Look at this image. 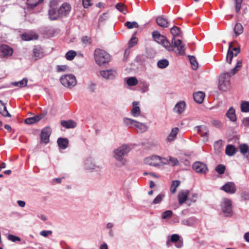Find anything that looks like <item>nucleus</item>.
Instances as JSON below:
<instances>
[{
  "instance_id": "f257e3e1",
  "label": "nucleus",
  "mask_w": 249,
  "mask_h": 249,
  "mask_svg": "<svg viewBox=\"0 0 249 249\" xmlns=\"http://www.w3.org/2000/svg\"><path fill=\"white\" fill-rule=\"evenodd\" d=\"M94 58L96 63L101 66L110 61V56L105 51L97 49L94 51Z\"/></svg>"
},
{
  "instance_id": "f03ea898",
  "label": "nucleus",
  "mask_w": 249,
  "mask_h": 249,
  "mask_svg": "<svg viewBox=\"0 0 249 249\" xmlns=\"http://www.w3.org/2000/svg\"><path fill=\"white\" fill-rule=\"evenodd\" d=\"M231 74L229 72L221 74L219 76L218 89H219L226 91L230 89V77Z\"/></svg>"
},
{
  "instance_id": "7ed1b4c3",
  "label": "nucleus",
  "mask_w": 249,
  "mask_h": 249,
  "mask_svg": "<svg viewBox=\"0 0 249 249\" xmlns=\"http://www.w3.org/2000/svg\"><path fill=\"white\" fill-rule=\"evenodd\" d=\"M61 84L65 87L71 89L77 83L76 78L72 74H65L60 78Z\"/></svg>"
},
{
  "instance_id": "20e7f679",
  "label": "nucleus",
  "mask_w": 249,
  "mask_h": 249,
  "mask_svg": "<svg viewBox=\"0 0 249 249\" xmlns=\"http://www.w3.org/2000/svg\"><path fill=\"white\" fill-rule=\"evenodd\" d=\"M144 162L145 164L155 167L160 166L161 164H166V162L163 160V158L155 155L145 158Z\"/></svg>"
},
{
  "instance_id": "39448f33",
  "label": "nucleus",
  "mask_w": 249,
  "mask_h": 249,
  "mask_svg": "<svg viewBox=\"0 0 249 249\" xmlns=\"http://www.w3.org/2000/svg\"><path fill=\"white\" fill-rule=\"evenodd\" d=\"M125 124L131 127H136L137 130L141 133L145 132L147 129V127L145 124L129 118H125Z\"/></svg>"
},
{
  "instance_id": "423d86ee",
  "label": "nucleus",
  "mask_w": 249,
  "mask_h": 249,
  "mask_svg": "<svg viewBox=\"0 0 249 249\" xmlns=\"http://www.w3.org/2000/svg\"><path fill=\"white\" fill-rule=\"evenodd\" d=\"M172 43L173 45L172 46H173V49L174 48H177V50L176 51V53L180 55H185V47L184 44H183L182 41L180 39H176L175 38L173 37L172 39Z\"/></svg>"
},
{
  "instance_id": "0eeeda50",
  "label": "nucleus",
  "mask_w": 249,
  "mask_h": 249,
  "mask_svg": "<svg viewBox=\"0 0 249 249\" xmlns=\"http://www.w3.org/2000/svg\"><path fill=\"white\" fill-rule=\"evenodd\" d=\"M46 55L44 49L39 45L35 46L33 49L32 56L34 61H37Z\"/></svg>"
},
{
  "instance_id": "6e6552de",
  "label": "nucleus",
  "mask_w": 249,
  "mask_h": 249,
  "mask_svg": "<svg viewBox=\"0 0 249 249\" xmlns=\"http://www.w3.org/2000/svg\"><path fill=\"white\" fill-rule=\"evenodd\" d=\"M222 209L226 216L230 215L232 212L231 201L228 198H224L222 204Z\"/></svg>"
},
{
  "instance_id": "1a4fd4ad",
  "label": "nucleus",
  "mask_w": 249,
  "mask_h": 249,
  "mask_svg": "<svg viewBox=\"0 0 249 249\" xmlns=\"http://www.w3.org/2000/svg\"><path fill=\"white\" fill-rule=\"evenodd\" d=\"M158 43L161 44L163 46L167 51L169 52L173 51V46H172L170 42L167 39V38L163 36H161V37H159L155 40Z\"/></svg>"
},
{
  "instance_id": "9d476101",
  "label": "nucleus",
  "mask_w": 249,
  "mask_h": 249,
  "mask_svg": "<svg viewBox=\"0 0 249 249\" xmlns=\"http://www.w3.org/2000/svg\"><path fill=\"white\" fill-rule=\"evenodd\" d=\"M51 128L49 127H46L43 128L41 132V141L43 143L47 144L49 142L50 136L51 134Z\"/></svg>"
},
{
  "instance_id": "9b49d317",
  "label": "nucleus",
  "mask_w": 249,
  "mask_h": 249,
  "mask_svg": "<svg viewBox=\"0 0 249 249\" xmlns=\"http://www.w3.org/2000/svg\"><path fill=\"white\" fill-rule=\"evenodd\" d=\"M71 9V5L65 2L63 3L59 8V13L60 14L61 17H66L67 16Z\"/></svg>"
},
{
  "instance_id": "f8f14e48",
  "label": "nucleus",
  "mask_w": 249,
  "mask_h": 249,
  "mask_svg": "<svg viewBox=\"0 0 249 249\" xmlns=\"http://www.w3.org/2000/svg\"><path fill=\"white\" fill-rule=\"evenodd\" d=\"M13 51V48L6 44H2L0 46V52L4 57L12 56Z\"/></svg>"
},
{
  "instance_id": "ddd939ff",
  "label": "nucleus",
  "mask_w": 249,
  "mask_h": 249,
  "mask_svg": "<svg viewBox=\"0 0 249 249\" xmlns=\"http://www.w3.org/2000/svg\"><path fill=\"white\" fill-rule=\"evenodd\" d=\"M221 190L229 194H234L236 191L235 184L232 182H229L221 187Z\"/></svg>"
},
{
  "instance_id": "4468645a",
  "label": "nucleus",
  "mask_w": 249,
  "mask_h": 249,
  "mask_svg": "<svg viewBox=\"0 0 249 249\" xmlns=\"http://www.w3.org/2000/svg\"><path fill=\"white\" fill-rule=\"evenodd\" d=\"M193 169L197 173H205L207 170V167L205 164L196 161L193 164Z\"/></svg>"
},
{
  "instance_id": "2eb2a0df",
  "label": "nucleus",
  "mask_w": 249,
  "mask_h": 249,
  "mask_svg": "<svg viewBox=\"0 0 249 249\" xmlns=\"http://www.w3.org/2000/svg\"><path fill=\"white\" fill-rule=\"evenodd\" d=\"M124 155V146L121 145L114 151V157L118 161H122Z\"/></svg>"
},
{
  "instance_id": "dca6fc26",
  "label": "nucleus",
  "mask_w": 249,
  "mask_h": 249,
  "mask_svg": "<svg viewBox=\"0 0 249 249\" xmlns=\"http://www.w3.org/2000/svg\"><path fill=\"white\" fill-rule=\"evenodd\" d=\"M197 133L205 139H207L209 137V131L208 128L205 125L196 126L195 127Z\"/></svg>"
},
{
  "instance_id": "f3484780",
  "label": "nucleus",
  "mask_w": 249,
  "mask_h": 249,
  "mask_svg": "<svg viewBox=\"0 0 249 249\" xmlns=\"http://www.w3.org/2000/svg\"><path fill=\"white\" fill-rule=\"evenodd\" d=\"M101 75L106 79H112L116 75V72L113 70H107L100 71Z\"/></svg>"
},
{
  "instance_id": "a211bd4d",
  "label": "nucleus",
  "mask_w": 249,
  "mask_h": 249,
  "mask_svg": "<svg viewBox=\"0 0 249 249\" xmlns=\"http://www.w3.org/2000/svg\"><path fill=\"white\" fill-rule=\"evenodd\" d=\"M22 40L25 41H30L36 40L38 38V36L34 32H30L23 34L21 36Z\"/></svg>"
},
{
  "instance_id": "6ab92c4d",
  "label": "nucleus",
  "mask_w": 249,
  "mask_h": 249,
  "mask_svg": "<svg viewBox=\"0 0 249 249\" xmlns=\"http://www.w3.org/2000/svg\"><path fill=\"white\" fill-rule=\"evenodd\" d=\"M131 113L134 117H138L141 114L140 102L134 101L132 103V107L131 109Z\"/></svg>"
},
{
  "instance_id": "aec40b11",
  "label": "nucleus",
  "mask_w": 249,
  "mask_h": 249,
  "mask_svg": "<svg viewBox=\"0 0 249 249\" xmlns=\"http://www.w3.org/2000/svg\"><path fill=\"white\" fill-rule=\"evenodd\" d=\"M189 193L188 190L181 191L178 193V197L180 205L183 204L186 200L188 196Z\"/></svg>"
},
{
  "instance_id": "412c9836",
  "label": "nucleus",
  "mask_w": 249,
  "mask_h": 249,
  "mask_svg": "<svg viewBox=\"0 0 249 249\" xmlns=\"http://www.w3.org/2000/svg\"><path fill=\"white\" fill-rule=\"evenodd\" d=\"M49 18L51 20H55L59 16H60V14L59 13V9L57 10L55 8L50 7L49 10Z\"/></svg>"
},
{
  "instance_id": "4be33fe9",
  "label": "nucleus",
  "mask_w": 249,
  "mask_h": 249,
  "mask_svg": "<svg viewBox=\"0 0 249 249\" xmlns=\"http://www.w3.org/2000/svg\"><path fill=\"white\" fill-rule=\"evenodd\" d=\"M43 1L44 0H27V7L28 9H33Z\"/></svg>"
},
{
  "instance_id": "5701e85b",
  "label": "nucleus",
  "mask_w": 249,
  "mask_h": 249,
  "mask_svg": "<svg viewBox=\"0 0 249 249\" xmlns=\"http://www.w3.org/2000/svg\"><path fill=\"white\" fill-rule=\"evenodd\" d=\"M185 102L180 101L176 105L174 108V111L178 114H180L185 110Z\"/></svg>"
},
{
  "instance_id": "b1692460",
  "label": "nucleus",
  "mask_w": 249,
  "mask_h": 249,
  "mask_svg": "<svg viewBox=\"0 0 249 249\" xmlns=\"http://www.w3.org/2000/svg\"><path fill=\"white\" fill-rule=\"evenodd\" d=\"M178 131L179 129L177 127L172 128L171 132L167 138L166 141L168 142H172L174 141L176 139L177 135L178 134Z\"/></svg>"
},
{
  "instance_id": "393cba45",
  "label": "nucleus",
  "mask_w": 249,
  "mask_h": 249,
  "mask_svg": "<svg viewBox=\"0 0 249 249\" xmlns=\"http://www.w3.org/2000/svg\"><path fill=\"white\" fill-rule=\"evenodd\" d=\"M57 142L60 148L65 149L68 147L69 142L67 138H59Z\"/></svg>"
},
{
  "instance_id": "a878e982",
  "label": "nucleus",
  "mask_w": 249,
  "mask_h": 249,
  "mask_svg": "<svg viewBox=\"0 0 249 249\" xmlns=\"http://www.w3.org/2000/svg\"><path fill=\"white\" fill-rule=\"evenodd\" d=\"M194 100L197 103H202L205 97V93L202 91H198L193 95Z\"/></svg>"
},
{
  "instance_id": "bb28decb",
  "label": "nucleus",
  "mask_w": 249,
  "mask_h": 249,
  "mask_svg": "<svg viewBox=\"0 0 249 249\" xmlns=\"http://www.w3.org/2000/svg\"><path fill=\"white\" fill-rule=\"evenodd\" d=\"M61 124L66 128H73L76 127V123L71 120L61 121Z\"/></svg>"
},
{
  "instance_id": "cd10ccee",
  "label": "nucleus",
  "mask_w": 249,
  "mask_h": 249,
  "mask_svg": "<svg viewBox=\"0 0 249 249\" xmlns=\"http://www.w3.org/2000/svg\"><path fill=\"white\" fill-rule=\"evenodd\" d=\"M41 119L42 117L40 115H37L34 117L26 118L24 120V123L26 124H32L39 122Z\"/></svg>"
},
{
  "instance_id": "c85d7f7f",
  "label": "nucleus",
  "mask_w": 249,
  "mask_h": 249,
  "mask_svg": "<svg viewBox=\"0 0 249 249\" xmlns=\"http://www.w3.org/2000/svg\"><path fill=\"white\" fill-rule=\"evenodd\" d=\"M231 49H233V42L230 43L229 47V50L227 54L226 62L229 64H231L233 56V53L232 52Z\"/></svg>"
},
{
  "instance_id": "c756f323",
  "label": "nucleus",
  "mask_w": 249,
  "mask_h": 249,
  "mask_svg": "<svg viewBox=\"0 0 249 249\" xmlns=\"http://www.w3.org/2000/svg\"><path fill=\"white\" fill-rule=\"evenodd\" d=\"M0 113L4 117H11L10 114L6 108L5 104L1 100H0Z\"/></svg>"
},
{
  "instance_id": "7c9ffc66",
  "label": "nucleus",
  "mask_w": 249,
  "mask_h": 249,
  "mask_svg": "<svg viewBox=\"0 0 249 249\" xmlns=\"http://www.w3.org/2000/svg\"><path fill=\"white\" fill-rule=\"evenodd\" d=\"M156 22L157 24L163 28L168 27L169 23L166 18L162 16L159 17L157 18Z\"/></svg>"
},
{
  "instance_id": "2f4dec72",
  "label": "nucleus",
  "mask_w": 249,
  "mask_h": 249,
  "mask_svg": "<svg viewBox=\"0 0 249 249\" xmlns=\"http://www.w3.org/2000/svg\"><path fill=\"white\" fill-rule=\"evenodd\" d=\"M136 32L133 34L132 36L129 40L128 43V48L126 50H125V53H126V51L128 49H130L132 47L135 46L138 43V38L135 36Z\"/></svg>"
},
{
  "instance_id": "473e14b6",
  "label": "nucleus",
  "mask_w": 249,
  "mask_h": 249,
  "mask_svg": "<svg viewBox=\"0 0 249 249\" xmlns=\"http://www.w3.org/2000/svg\"><path fill=\"white\" fill-rule=\"evenodd\" d=\"M226 115L227 117L232 122H234L236 120L235 111L234 109L232 107H230L229 108L226 113Z\"/></svg>"
},
{
  "instance_id": "72a5a7b5",
  "label": "nucleus",
  "mask_w": 249,
  "mask_h": 249,
  "mask_svg": "<svg viewBox=\"0 0 249 249\" xmlns=\"http://www.w3.org/2000/svg\"><path fill=\"white\" fill-rule=\"evenodd\" d=\"M163 160L166 162V164H169L172 166L178 165L179 163L178 160L176 158L169 157L168 159L163 158Z\"/></svg>"
},
{
  "instance_id": "f704fd0d",
  "label": "nucleus",
  "mask_w": 249,
  "mask_h": 249,
  "mask_svg": "<svg viewBox=\"0 0 249 249\" xmlns=\"http://www.w3.org/2000/svg\"><path fill=\"white\" fill-rule=\"evenodd\" d=\"M170 32L174 38H175L176 36H181V32L180 29L177 26H175L173 27L171 29Z\"/></svg>"
},
{
  "instance_id": "c9c22d12",
  "label": "nucleus",
  "mask_w": 249,
  "mask_h": 249,
  "mask_svg": "<svg viewBox=\"0 0 249 249\" xmlns=\"http://www.w3.org/2000/svg\"><path fill=\"white\" fill-rule=\"evenodd\" d=\"M243 27L241 24L238 23H237L234 29V32L236 36H238L243 33Z\"/></svg>"
},
{
  "instance_id": "e433bc0d",
  "label": "nucleus",
  "mask_w": 249,
  "mask_h": 249,
  "mask_svg": "<svg viewBox=\"0 0 249 249\" xmlns=\"http://www.w3.org/2000/svg\"><path fill=\"white\" fill-rule=\"evenodd\" d=\"M242 64V61L241 60H238L237 62L235 67L232 69L231 72H229L231 75H234L241 68Z\"/></svg>"
},
{
  "instance_id": "4c0bfd02",
  "label": "nucleus",
  "mask_w": 249,
  "mask_h": 249,
  "mask_svg": "<svg viewBox=\"0 0 249 249\" xmlns=\"http://www.w3.org/2000/svg\"><path fill=\"white\" fill-rule=\"evenodd\" d=\"M225 153L227 155L232 156L235 153V148L232 145H228L226 147Z\"/></svg>"
},
{
  "instance_id": "58836bf2",
  "label": "nucleus",
  "mask_w": 249,
  "mask_h": 249,
  "mask_svg": "<svg viewBox=\"0 0 249 249\" xmlns=\"http://www.w3.org/2000/svg\"><path fill=\"white\" fill-rule=\"evenodd\" d=\"M180 182L179 180H176L172 181L170 191L172 194H174L176 192L177 188L179 186Z\"/></svg>"
},
{
  "instance_id": "ea45409f",
  "label": "nucleus",
  "mask_w": 249,
  "mask_h": 249,
  "mask_svg": "<svg viewBox=\"0 0 249 249\" xmlns=\"http://www.w3.org/2000/svg\"><path fill=\"white\" fill-rule=\"evenodd\" d=\"M223 146L222 141H218L215 142L214 144V147L215 152L217 153H220L221 151V149Z\"/></svg>"
},
{
  "instance_id": "a19ab883",
  "label": "nucleus",
  "mask_w": 249,
  "mask_h": 249,
  "mask_svg": "<svg viewBox=\"0 0 249 249\" xmlns=\"http://www.w3.org/2000/svg\"><path fill=\"white\" fill-rule=\"evenodd\" d=\"M76 55V53L72 50L69 51L65 54L66 58L68 60H72Z\"/></svg>"
},
{
  "instance_id": "79ce46f5",
  "label": "nucleus",
  "mask_w": 249,
  "mask_h": 249,
  "mask_svg": "<svg viewBox=\"0 0 249 249\" xmlns=\"http://www.w3.org/2000/svg\"><path fill=\"white\" fill-rule=\"evenodd\" d=\"M169 65V62L167 59H161L158 62L157 65L158 67L161 69H164L167 67Z\"/></svg>"
},
{
  "instance_id": "37998d69",
  "label": "nucleus",
  "mask_w": 249,
  "mask_h": 249,
  "mask_svg": "<svg viewBox=\"0 0 249 249\" xmlns=\"http://www.w3.org/2000/svg\"><path fill=\"white\" fill-rule=\"evenodd\" d=\"M81 41L82 44L85 45H89L92 43L91 38L87 36H83L81 38Z\"/></svg>"
},
{
  "instance_id": "c03bdc74",
  "label": "nucleus",
  "mask_w": 249,
  "mask_h": 249,
  "mask_svg": "<svg viewBox=\"0 0 249 249\" xmlns=\"http://www.w3.org/2000/svg\"><path fill=\"white\" fill-rule=\"evenodd\" d=\"M126 83L129 86H134L138 84V81L136 77H131L127 79Z\"/></svg>"
},
{
  "instance_id": "a18cd8bd",
  "label": "nucleus",
  "mask_w": 249,
  "mask_h": 249,
  "mask_svg": "<svg viewBox=\"0 0 249 249\" xmlns=\"http://www.w3.org/2000/svg\"><path fill=\"white\" fill-rule=\"evenodd\" d=\"M240 152L243 154H249V147L246 144H241L239 146Z\"/></svg>"
},
{
  "instance_id": "49530a36",
  "label": "nucleus",
  "mask_w": 249,
  "mask_h": 249,
  "mask_svg": "<svg viewBox=\"0 0 249 249\" xmlns=\"http://www.w3.org/2000/svg\"><path fill=\"white\" fill-rule=\"evenodd\" d=\"M28 80L26 78L23 79L22 80L19 82H15L13 83V85L15 86H18L20 87H24L27 85Z\"/></svg>"
},
{
  "instance_id": "de8ad7c7",
  "label": "nucleus",
  "mask_w": 249,
  "mask_h": 249,
  "mask_svg": "<svg viewBox=\"0 0 249 249\" xmlns=\"http://www.w3.org/2000/svg\"><path fill=\"white\" fill-rule=\"evenodd\" d=\"M165 195L163 194H160L158 195L156 198L153 200L152 204H157L161 202L163 198L164 197Z\"/></svg>"
},
{
  "instance_id": "09e8293b",
  "label": "nucleus",
  "mask_w": 249,
  "mask_h": 249,
  "mask_svg": "<svg viewBox=\"0 0 249 249\" xmlns=\"http://www.w3.org/2000/svg\"><path fill=\"white\" fill-rule=\"evenodd\" d=\"M241 109L242 112H247L249 111V102H243L241 105Z\"/></svg>"
},
{
  "instance_id": "8fccbe9b",
  "label": "nucleus",
  "mask_w": 249,
  "mask_h": 249,
  "mask_svg": "<svg viewBox=\"0 0 249 249\" xmlns=\"http://www.w3.org/2000/svg\"><path fill=\"white\" fill-rule=\"evenodd\" d=\"M190 61L192 64V68L196 70L198 68V63L196 61L195 57L194 56H189Z\"/></svg>"
},
{
  "instance_id": "3c124183",
  "label": "nucleus",
  "mask_w": 249,
  "mask_h": 249,
  "mask_svg": "<svg viewBox=\"0 0 249 249\" xmlns=\"http://www.w3.org/2000/svg\"><path fill=\"white\" fill-rule=\"evenodd\" d=\"M85 165L86 168L88 170H93L95 169V166L92 163L91 159L87 160Z\"/></svg>"
},
{
  "instance_id": "603ef678",
  "label": "nucleus",
  "mask_w": 249,
  "mask_h": 249,
  "mask_svg": "<svg viewBox=\"0 0 249 249\" xmlns=\"http://www.w3.org/2000/svg\"><path fill=\"white\" fill-rule=\"evenodd\" d=\"M125 26L128 29H132L134 28H138L139 27L138 24L136 21L130 22L127 21L125 22Z\"/></svg>"
},
{
  "instance_id": "864d4df0",
  "label": "nucleus",
  "mask_w": 249,
  "mask_h": 249,
  "mask_svg": "<svg viewBox=\"0 0 249 249\" xmlns=\"http://www.w3.org/2000/svg\"><path fill=\"white\" fill-rule=\"evenodd\" d=\"M226 169V167L224 165L219 164L215 168L216 171L219 174H223Z\"/></svg>"
},
{
  "instance_id": "5fc2aeb1",
  "label": "nucleus",
  "mask_w": 249,
  "mask_h": 249,
  "mask_svg": "<svg viewBox=\"0 0 249 249\" xmlns=\"http://www.w3.org/2000/svg\"><path fill=\"white\" fill-rule=\"evenodd\" d=\"M173 214V212L170 210H167L165 212H164L162 215L161 217L163 219H166V218H169L171 217Z\"/></svg>"
},
{
  "instance_id": "6e6d98bb",
  "label": "nucleus",
  "mask_w": 249,
  "mask_h": 249,
  "mask_svg": "<svg viewBox=\"0 0 249 249\" xmlns=\"http://www.w3.org/2000/svg\"><path fill=\"white\" fill-rule=\"evenodd\" d=\"M212 124L216 127L221 128L222 126V124L221 122L218 120H213L211 121Z\"/></svg>"
},
{
  "instance_id": "4d7b16f0",
  "label": "nucleus",
  "mask_w": 249,
  "mask_h": 249,
  "mask_svg": "<svg viewBox=\"0 0 249 249\" xmlns=\"http://www.w3.org/2000/svg\"><path fill=\"white\" fill-rule=\"evenodd\" d=\"M8 238L9 240L14 242H16L17 241L19 242L21 241V239L19 237L12 234H9L8 236Z\"/></svg>"
},
{
  "instance_id": "13d9d810",
  "label": "nucleus",
  "mask_w": 249,
  "mask_h": 249,
  "mask_svg": "<svg viewBox=\"0 0 249 249\" xmlns=\"http://www.w3.org/2000/svg\"><path fill=\"white\" fill-rule=\"evenodd\" d=\"M68 68V67L67 65H58L56 67L57 72L65 71Z\"/></svg>"
},
{
  "instance_id": "bf43d9fd",
  "label": "nucleus",
  "mask_w": 249,
  "mask_h": 249,
  "mask_svg": "<svg viewBox=\"0 0 249 249\" xmlns=\"http://www.w3.org/2000/svg\"><path fill=\"white\" fill-rule=\"evenodd\" d=\"M235 10L237 12H238L241 8L242 0H235Z\"/></svg>"
},
{
  "instance_id": "052dcab7",
  "label": "nucleus",
  "mask_w": 249,
  "mask_h": 249,
  "mask_svg": "<svg viewBox=\"0 0 249 249\" xmlns=\"http://www.w3.org/2000/svg\"><path fill=\"white\" fill-rule=\"evenodd\" d=\"M179 240V236L177 234H173L171 236V241L173 243H175Z\"/></svg>"
},
{
  "instance_id": "680f3d73",
  "label": "nucleus",
  "mask_w": 249,
  "mask_h": 249,
  "mask_svg": "<svg viewBox=\"0 0 249 249\" xmlns=\"http://www.w3.org/2000/svg\"><path fill=\"white\" fill-rule=\"evenodd\" d=\"M90 1L91 0H82L83 7L85 8H87L89 6H91L92 4Z\"/></svg>"
},
{
  "instance_id": "e2e57ef3",
  "label": "nucleus",
  "mask_w": 249,
  "mask_h": 249,
  "mask_svg": "<svg viewBox=\"0 0 249 249\" xmlns=\"http://www.w3.org/2000/svg\"><path fill=\"white\" fill-rule=\"evenodd\" d=\"M115 6H116V9H117L118 10H119L121 12H123V11L124 9V4L121 2L117 3Z\"/></svg>"
},
{
  "instance_id": "0e129e2a",
  "label": "nucleus",
  "mask_w": 249,
  "mask_h": 249,
  "mask_svg": "<svg viewBox=\"0 0 249 249\" xmlns=\"http://www.w3.org/2000/svg\"><path fill=\"white\" fill-rule=\"evenodd\" d=\"M162 35L160 34V33L158 31H154L152 33V36L154 38V40H156L159 37H161Z\"/></svg>"
},
{
  "instance_id": "69168bd1",
  "label": "nucleus",
  "mask_w": 249,
  "mask_h": 249,
  "mask_svg": "<svg viewBox=\"0 0 249 249\" xmlns=\"http://www.w3.org/2000/svg\"><path fill=\"white\" fill-rule=\"evenodd\" d=\"M40 234L44 237H46L48 235L52 234V231H42L40 232Z\"/></svg>"
},
{
  "instance_id": "338daca9",
  "label": "nucleus",
  "mask_w": 249,
  "mask_h": 249,
  "mask_svg": "<svg viewBox=\"0 0 249 249\" xmlns=\"http://www.w3.org/2000/svg\"><path fill=\"white\" fill-rule=\"evenodd\" d=\"M241 196L244 200H249V194L246 192H243L241 194Z\"/></svg>"
},
{
  "instance_id": "774afa93",
  "label": "nucleus",
  "mask_w": 249,
  "mask_h": 249,
  "mask_svg": "<svg viewBox=\"0 0 249 249\" xmlns=\"http://www.w3.org/2000/svg\"><path fill=\"white\" fill-rule=\"evenodd\" d=\"M243 123L245 126L249 125V117L244 118L243 120Z\"/></svg>"
}]
</instances>
